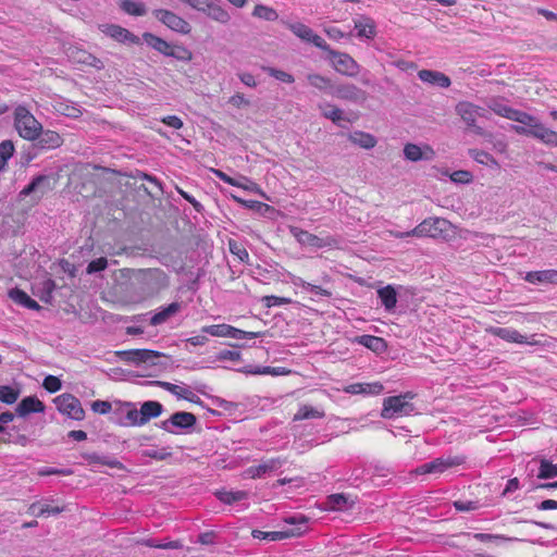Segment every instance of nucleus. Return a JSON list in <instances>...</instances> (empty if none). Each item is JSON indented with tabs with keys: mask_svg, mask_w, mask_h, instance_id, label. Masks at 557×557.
<instances>
[{
	"mask_svg": "<svg viewBox=\"0 0 557 557\" xmlns=\"http://www.w3.org/2000/svg\"><path fill=\"white\" fill-rule=\"evenodd\" d=\"M116 356L126 363L154 368L158 371L172 366L171 356L151 349L120 350L116 351Z\"/></svg>",
	"mask_w": 557,
	"mask_h": 557,
	"instance_id": "nucleus-1",
	"label": "nucleus"
},
{
	"mask_svg": "<svg viewBox=\"0 0 557 557\" xmlns=\"http://www.w3.org/2000/svg\"><path fill=\"white\" fill-rule=\"evenodd\" d=\"M14 127L22 138L32 141L39 137L42 125L27 108L18 106L14 110Z\"/></svg>",
	"mask_w": 557,
	"mask_h": 557,
	"instance_id": "nucleus-2",
	"label": "nucleus"
},
{
	"mask_svg": "<svg viewBox=\"0 0 557 557\" xmlns=\"http://www.w3.org/2000/svg\"><path fill=\"white\" fill-rule=\"evenodd\" d=\"M413 397L414 395L408 392L385 398L383 401L381 417L384 419H395L410 416L414 411V406L410 401Z\"/></svg>",
	"mask_w": 557,
	"mask_h": 557,
	"instance_id": "nucleus-3",
	"label": "nucleus"
},
{
	"mask_svg": "<svg viewBox=\"0 0 557 557\" xmlns=\"http://www.w3.org/2000/svg\"><path fill=\"white\" fill-rule=\"evenodd\" d=\"M449 227V222L441 218H429L417 225L411 232L400 235V237L417 236V237H445Z\"/></svg>",
	"mask_w": 557,
	"mask_h": 557,
	"instance_id": "nucleus-4",
	"label": "nucleus"
},
{
	"mask_svg": "<svg viewBox=\"0 0 557 557\" xmlns=\"http://www.w3.org/2000/svg\"><path fill=\"white\" fill-rule=\"evenodd\" d=\"M463 456L438 457L429 462H424L413 470L414 474H441L453 467L460 466L465 462Z\"/></svg>",
	"mask_w": 557,
	"mask_h": 557,
	"instance_id": "nucleus-5",
	"label": "nucleus"
},
{
	"mask_svg": "<svg viewBox=\"0 0 557 557\" xmlns=\"http://www.w3.org/2000/svg\"><path fill=\"white\" fill-rule=\"evenodd\" d=\"M455 110L469 129L476 135L483 134V128L476 125V119L484 116L483 108L469 101H460L456 104Z\"/></svg>",
	"mask_w": 557,
	"mask_h": 557,
	"instance_id": "nucleus-6",
	"label": "nucleus"
},
{
	"mask_svg": "<svg viewBox=\"0 0 557 557\" xmlns=\"http://www.w3.org/2000/svg\"><path fill=\"white\" fill-rule=\"evenodd\" d=\"M324 51L327 52V57L336 72L349 77L357 76L360 65L348 53L335 51L331 48Z\"/></svg>",
	"mask_w": 557,
	"mask_h": 557,
	"instance_id": "nucleus-7",
	"label": "nucleus"
},
{
	"mask_svg": "<svg viewBox=\"0 0 557 557\" xmlns=\"http://www.w3.org/2000/svg\"><path fill=\"white\" fill-rule=\"evenodd\" d=\"M112 420L123 426H140L138 409L129 401H114Z\"/></svg>",
	"mask_w": 557,
	"mask_h": 557,
	"instance_id": "nucleus-8",
	"label": "nucleus"
},
{
	"mask_svg": "<svg viewBox=\"0 0 557 557\" xmlns=\"http://www.w3.org/2000/svg\"><path fill=\"white\" fill-rule=\"evenodd\" d=\"M54 404L62 414L73 420L79 421L83 420L85 417V411L82 407L79 399L72 394L64 393L62 395L57 396L54 398Z\"/></svg>",
	"mask_w": 557,
	"mask_h": 557,
	"instance_id": "nucleus-9",
	"label": "nucleus"
},
{
	"mask_svg": "<svg viewBox=\"0 0 557 557\" xmlns=\"http://www.w3.org/2000/svg\"><path fill=\"white\" fill-rule=\"evenodd\" d=\"M197 422L196 416L191 412L177 411L168 420L160 423V428L169 433L177 434L184 430L191 429Z\"/></svg>",
	"mask_w": 557,
	"mask_h": 557,
	"instance_id": "nucleus-10",
	"label": "nucleus"
},
{
	"mask_svg": "<svg viewBox=\"0 0 557 557\" xmlns=\"http://www.w3.org/2000/svg\"><path fill=\"white\" fill-rule=\"evenodd\" d=\"M152 14L159 22L164 24L166 27H169L173 32H176V33H180L183 35H187L191 30L190 24L172 11L164 10V9H157L152 12Z\"/></svg>",
	"mask_w": 557,
	"mask_h": 557,
	"instance_id": "nucleus-11",
	"label": "nucleus"
},
{
	"mask_svg": "<svg viewBox=\"0 0 557 557\" xmlns=\"http://www.w3.org/2000/svg\"><path fill=\"white\" fill-rule=\"evenodd\" d=\"M52 189L51 178L48 175L35 176L20 193L21 197L30 196L35 202L40 201Z\"/></svg>",
	"mask_w": 557,
	"mask_h": 557,
	"instance_id": "nucleus-12",
	"label": "nucleus"
},
{
	"mask_svg": "<svg viewBox=\"0 0 557 557\" xmlns=\"http://www.w3.org/2000/svg\"><path fill=\"white\" fill-rule=\"evenodd\" d=\"M139 278L152 293L160 292L169 286V276L161 269H143L139 271Z\"/></svg>",
	"mask_w": 557,
	"mask_h": 557,
	"instance_id": "nucleus-13",
	"label": "nucleus"
},
{
	"mask_svg": "<svg viewBox=\"0 0 557 557\" xmlns=\"http://www.w3.org/2000/svg\"><path fill=\"white\" fill-rule=\"evenodd\" d=\"M511 121L518 122V125H511V129L523 136L532 137L535 133V129L541 124V121L524 111L517 110L515 115L511 116Z\"/></svg>",
	"mask_w": 557,
	"mask_h": 557,
	"instance_id": "nucleus-14",
	"label": "nucleus"
},
{
	"mask_svg": "<svg viewBox=\"0 0 557 557\" xmlns=\"http://www.w3.org/2000/svg\"><path fill=\"white\" fill-rule=\"evenodd\" d=\"M290 32L298 38L304 41L310 42L317 48L324 50H330V45L319 35L314 34V32L307 25L302 23H292L288 25Z\"/></svg>",
	"mask_w": 557,
	"mask_h": 557,
	"instance_id": "nucleus-15",
	"label": "nucleus"
},
{
	"mask_svg": "<svg viewBox=\"0 0 557 557\" xmlns=\"http://www.w3.org/2000/svg\"><path fill=\"white\" fill-rule=\"evenodd\" d=\"M488 333L508 343L522 345H534L536 343L533 338L530 341L525 335L511 327L494 326L488 330Z\"/></svg>",
	"mask_w": 557,
	"mask_h": 557,
	"instance_id": "nucleus-16",
	"label": "nucleus"
},
{
	"mask_svg": "<svg viewBox=\"0 0 557 557\" xmlns=\"http://www.w3.org/2000/svg\"><path fill=\"white\" fill-rule=\"evenodd\" d=\"M107 36L123 44H139V38L128 29L115 24H102L99 26Z\"/></svg>",
	"mask_w": 557,
	"mask_h": 557,
	"instance_id": "nucleus-17",
	"label": "nucleus"
},
{
	"mask_svg": "<svg viewBox=\"0 0 557 557\" xmlns=\"http://www.w3.org/2000/svg\"><path fill=\"white\" fill-rule=\"evenodd\" d=\"M331 94L338 99L348 100L351 102H360L366 99V91L354 84L338 85L333 88Z\"/></svg>",
	"mask_w": 557,
	"mask_h": 557,
	"instance_id": "nucleus-18",
	"label": "nucleus"
},
{
	"mask_svg": "<svg viewBox=\"0 0 557 557\" xmlns=\"http://www.w3.org/2000/svg\"><path fill=\"white\" fill-rule=\"evenodd\" d=\"M523 280L533 285H557V270L530 271L525 273Z\"/></svg>",
	"mask_w": 557,
	"mask_h": 557,
	"instance_id": "nucleus-19",
	"label": "nucleus"
},
{
	"mask_svg": "<svg viewBox=\"0 0 557 557\" xmlns=\"http://www.w3.org/2000/svg\"><path fill=\"white\" fill-rule=\"evenodd\" d=\"M384 389L383 384L380 382L371 383H352L343 388V391L350 395H380Z\"/></svg>",
	"mask_w": 557,
	"mask_h": 557,
	"instance_id": "nucleus-20",
	"label": "nucleus"
},
{
	"mask_svg": "<svg viewBox=\"0 0 557 557\" xmlns=\"http://www.w3.org/2000/svg\"><path fill=\"white\" fill-rule=\"evenodd\" d=\"M153 384L162 387L163 389L176 396L177 398H182L191 403L200 401V398L197 395H195L189 387L185 385H176L163 381H156L153 382Z\"/></svg>",
	"mask_w": 557,
	"mask_h": 557,
	"instance_id": "nucleus-21",
	"label": "nucleus"
},
{
	"mask_svg": "<svg viewBox=\"0 0 557 557\" xmlns=\"http://www.w3.org/2000/svg\"><path fill=\"white\" fill-rule=\"evenodd\" d=\"M302 533L301 528H297L296 530H285V531H261L253 530L252 537L257 540H265L271 542L282 541L286 539H290L294 536H298Z\"/></svg>",
	"mask_w": 557,
	"mask_h": 557,
	"instance_id": "nucleus-22",
	"label": "nucleus"
},
{
	"mask_svg": "<svg viewBox=\"0 0 557 557\" xmlns=\"http://www.w3.org/2000/svg\"><path fill=\"white\" fill-rule=\"evenodd\" d=\"M418 77L425 84L438 86L441 88H448L451 84V81L447 75L433 70H421L418 72Z\"/></svg>",
	"mask_w": 557,
	"mask_h": 557,
	"instance_id": "nucleus-23",
	"label": "nucleus"
},
{
	"mask_svg": "<svg viewBox=\"0 0 557 557\" xmlns=\"http://www.w3.org/2000/svg\"><path fill=\"white\" fill-rule=\"evenodd\" d=\"M357 497L349 494L338 493L331 494L326 497V506L331 510H349L356 504Z\"/></svg>",
	"mask_w": 557,
	"mask_h": 557,
	"instance_id": "nucleus-24",
	"label": "nucleus"
},
{
	"mask_svg": "<svg viewBox=\"0 0 557 557\" xmlns=\"http://www.w3.org/2000/svg\"><path fill=\"white\" fill-rule=\"evenodd\" d=\"M45 411V405L36 396H27L23 398L16 407L18 417H26L29 413H40Z\"/></svg>",
	"mask_w": 557,
	"mask_h": 557,
	"instance_id": "nucleus-25",
	"label": "nucleus"
},
{
	"mask_svg": "<svg viewBox=\"0 0 557 557\" xmlns=\"http://www.w3.org/2000/svg\"><path fill=\"white\" fill-rule=\"evenodd\" d=\"M163 411V406L159 401L148 400L141 404L138 410L140 426L146 424L150 419L159 417Z\"/></svg>",
	"mask_w": 557,
	"mask_h": 557,
	"instance_id": "nucleus-26",
	"label": "nucleus"
},
{
	"mask_svg": "<svg viewBox=\"0 0 557 557\" xmlns=\"http://www.w3.org/2000/svg\"><path fill=\"white\" fill-rule=\"evenodd\" d=\"M288 280L290 284H293L296 287H301L308 293L319 296V297H331L332 293L319 285L311 284L309 282H306L302 277L297 276L295 274L288 273Z\"/></svg>",
	"mask_w": 557,
	"mask_h": 557,
	"instance_id": "nucleus-27",
	"label": "nucleus"
},
{
	"mask_svg": "<svg viewBox=\"0 0 557 557\" xmlns=\"http://www.w3.org/2000/svg\"><path fill=\"white\" fill-rule=\"evenodd\" d=\"M182 309V306L180 302H172L165 307H161L159 311H157L150 319V324L152 326L160 325L164 322H166L171 317L175 315L180 310Z\"/></svg>",
	"mask_w": 557,
	"mask_h": 557,
	"instance_id": "nucleus-28",
	"label": "nucleus"
},
{
	"mask_svg": "<svg viewBox=\"0 0 557 557\" xmlns=\"http://www.w3.org/2000/svg\"><path fill=\"white\" fill-rule=\"evenodd\" d=\"M356 343L364 346L373 352L381 354L386 350L387 344L384 338L374 335H360L356 337Z\"/></svg>",
	"mask_w": 557,
	"mask_h": 557,
	"instance_id": "nucleus-29",
	"label": "nucleus"
},
{
	"mask_svg": "<svg viewBox=\"0 0 557 557\" xmlns=\"http://www.w3.org/2000/svg\"><path fill=\"white\" fill-rule=\"evenodd\" d=\"M215 497L223 504L234 505L248 499L249 493L246 491L220 490L214 493Z\"/></svg>",
	"mask_w": 557,
	"mask_h": 557,
	"instance_id": "nucleus-30",
	"label": "nucleus"
},
{
	"mask_svg": "<svg viewBox=\"0 0 557 557\" xmlns=\"http://www.w3.org/2000/svg\"><path fill=\"white\" fill-rule=\"evenodd\" d=\"M298 243L304 246H309L313 248H323L325 246H329L331 243L329 239L321 238L314 234H311L307 231H298L297 233H294Z\"/></svg>",
	"mask_w": 557,
	"mask_h": 557,
	"instance_id": "nucleus-31",
	"label": "nucleus"
},
{
	"mask_svg": "<svg viewBox=\"0 0 557 557\" xmlns=\"http://www.w3.org/2000/svg\"><path fill=\"white\" fill-rule=\"evenodd\" d=\"M37 139L39 147L42 149H55L60 147L63 143V139L60 136V134L50 129H41V133Z\"/></svg>",
	"mask_w": 557,
	"mask_h": 557,
	"instance_id": "nucleus-32",
	"label": "nucleus"
},
{
	"mask_svg": "<svg viewBox=\"0 0 557 557\" xmlns=\"http://www.w3.org/2000/svg\"><path fill=\"white\" fill-rule=\"evenodd\" d=\"M9 297L16 302L17 305H21L24 308L30 309V310H40L41 307L38 305L37 301H35L33 298H30L24 290L20 288H12L9 292Z\"/></svg>",
	"mask_w": 557,
	"mask_h": 557,
	"instance_id": "nucleus-33",
	"label": "nucleus"
},
{
	"mask_svg": "<svg viewBox=\"0 0 557 557\" xmlns=\"http://www.w3.org/2000/svg\"><path fill=\"white\" fill-rule=\"evenodd\" d=\"M377 297L386 311H393L397 304V293L392 285L377 289Z\"/></svg>",
	"mask_w": 557,
	"mask_h": 557,
	"instance_id": "nucleus-34",
	"label": "nucleus"
},
{
	"mask_svg": "<svg viewBox=\"0 0 557 557\" xmlns=\"http://www.w3.org/2000/svg\"><path fill=\"white\" fill-rule=\"evenodd\" d=\"M355 28L357 29L358 37L372 39L375 35V24L373 20L367 16H362L355 22Z\"/></svg>",
	"mask_w": 557,
	"mask_h": 557,
	"instance_id": "nucleus-35",
	"label": "nucleus"
},
{
	"mask_svg": "<svg viewBox=\"0 0 557 557\" xmlns=\"http://www.w3.org/2000/svg\"><path fill=\"white\" fill-rule=\"evenodd\" d=\"M467 543H471L472 541H478L481 543L490 544V543H500L506 541L507 539L504 535L499 534H491V533H462L460 535Z\"/></svg>",
	"mask_w": 557,
	"mask_h": 557,
	"instance_id": "nucleus-36",
	"label": "nucleus"
},
{
	"mask_svg": "<svg viewBox=\"0 0 557 557\" xmlns=\"http://www.w3.org/2000/svg\"><path fill=\"white\" fill-rule=\"evenodd\" d=\"M532 137L547 146L557 147V132L546 127L542 122Z\"/></svg>",
	"mask_w": 557,
	"mask_h": 557,
	"instance_id": "nucleus-37",
	"label": "nucleus"
},
{
	"mask_svg": "<svg viewBox=\"0 0 557 557\" xmlns=\"http://www.w3.org/2000/svg\"><path fill=\"white\" fill-rule=\"evenodd\" d=\"M55 283L51 278L44 280L39 285H37L35 288L37 292H34V294L39 297V299L46 304H51L53 299V292L55 289Z\"/></svg>",
	"mask_w": 557,
	"mask_h": 557,
	"instance_id": "nucleus-38",
	"label": "nucleus"
},
{
	"mask_svg": "<svg viewBox=\"0 0 557 557\" xmlns=\"http://www.w3.org/2000/svg\"><path fill=\"white\" fill-rule=\"evenodd\" d=\"M144 39H145L146 44L149 47H151L152 49H154L156 51H158L166 57L170 55L171 47H172V45L170 42H168L164 39L153 35V34H150V33H145Z\"/></svg>",
	"mask_w": 557,
	"mask_h": 557,
	"instance_id": "nucleus-39",
	"label": "nucleus"
},
{
	"mask_svg": "<svg viewBox=\"0 0 557 557\" xmlns=\"http://www.w3.org/2000/svg\"><path fill=\"white\" fill-rule=\"evenodd\" d=\"M205 14L221 24H227L231 21L230 13L218 2H210Z\"/></svg>",
	"mask_w": 557,
	"mask_h": 557,
	"instance_id": "nucleus-40",
	"label": "nucleus"
},
{
	"mask_svg": "<svg viewBox=\"0 0 557 557\" xmlns=\"http://www.w3.org/2000/svg\"><path fill=\"white\" fill-rule=\"evenodd\" d=\"M487 107L495 114L511 120V116L515 115L517 109H513L506 103H504L500 99L492 98L490 99Z\"/></svg>",
	"mask_w": 557,
	"mask_h": 557,
	"instance_id": "nucleus-41",
	"label": "nucleus"
},
{
	"mask_svg": "<svg viewBox=\"0 0 557 557\" xmlns=\"http://www.w3.org/2000/svg\"><path fill=\"white\" fill-rule=\"evenodd\" d=\"M32 512L37 517L57 516L64 510V507L52 506L49 504L34 503L30 506Z\"/></svg>",
	"mask_w": 557,
	"mask_h": 557,
	"instance_id": "nucleus-42",
	"label": "nucleus"
},
{
	"mask_svg": "<svg viewBox=\"0 0 557 557\" xmlns=\"http://www.w3.org/2000/svg\"><path fill=\"white\" fill-rule=\"evenodd\" d=\"M349 138L355 145L364 149H371L376 145V139L373 135L360 131L354 132Z\"/></svg>",
	"mask_w": 557,
	"mask_h": 557,
	"instance_id": "nucleus-43",
	"label": "nucleus"
},
{
	"mask_svg": "<svg viewBox=\"0 0 557 557\" xmlns=\"http://www.w3.org/2000/svg\"><path fill=\"white\" fill-rule=\"evenodd\" d=\"M120 8L128 15L143 16L147 13L146 5L140 1L122 0Z\"/></svg>",
	"mask_w": 557,
	"mask_h": 557,
	"instance_id": "nucleus-44",
	"label": "nucleus"
},
{
	"mask_svg": "<svg viewBox=\"0 0 557 557\" xmlns=\"http://www.w3.org/2000/svg\"><path fill=\"white\" fill-rule=\"evenodd\" d=\"M284 463H285V459H283L281 457H275V458L262 460L259 463V467H260L261 473L263 474V476H265L268 474L275 473L277 470H280L283 467Z\"/></svg>",
	"mask_w": 557,
	"mask_h": 557,
	"instance_id": "nucleus-45",
	"label": "nucleus"
},
{
	"mask_svg": "<svg viewBox=\"0 0 557 557\" xmlns=\"http://www.w3.org/2000/svg\"><path fill=\"white\" fill-rule=\"evenodd\" d=\"M252 16L269 22H273L278 18L277 12L273 8L264 4H257L252 11Z\"/></svg>",
	"mask_w": 557,
	"mask_h": 557,
	"instance_id": "nucleus-46",
	"label": "nucleus"
},
{
	"mask_svg": "<svg viewBox=\"0 0 557 557\" xmlns=\"http://www.w3.org/2000/svg\"><path fill=\"white\" fill-rule=\"evenodd\" d=\"M537 478L541 480L557 478V465L547 459H542L540 461Z\"/></svg>",
	"mask_w": 557,
	"mask_h": 557,
	"instance_id": "nucleus-47",
	"label": "nucleus"
},
{
	"mask_svg": "<svg viewBox=\"0 0 557 557\" xmlns=\"http://www.w3.org/2000/svg\"><path fill=\"white\" fill-rule=\"evenodd\" d=\"M324 417V412L308 405L301 406L294 417V420L320 419Z\"/></svg>",
	"mask_w": 557,
	"mask_h": 557,
	"instance_id": "nucleus-48",
	"label": "nucleus"
},
{
	"mask_svg": "<svg viewBox=\"0 0 557 557\" xmlns=\"http://www.w3.org/2000/svg\"><path fill=\"white\" fill-rule=\"evenodd\" d=\"M307 79L312 87H314L321 91H326L330 88H332L331 79L323 75L308 74Z\"/></svg>",
	"mask_w": 557,
	"mask_h": 557,
	"instance_id": "nucleus-49",
	"label": "nucleus"
},
{
	"mask_svg": "<svg viewBox=\"0 0 557 557\" xmlns=\"http://www.w3.org/2000/svg\"><path fill=\"white\" fill-rule=\"evenodd\" d=\"M20 396V391L9 385L0 386V401L7 405L14 404Z\"/></svg>",
	"mask_w": 557,
	"mask_h": 557,
	"instance_id": "nucleus-50",
	"label": "nucleus"
},
{
	"mask_svg": "<svg viewBox=\"0 0 557 557\" xmlns=\"http://www.w3.org/2000/svg\"><path fill=\"white\" fill-rule=\"evenodd\" d=\"M230 331V324H212L201 327V332L216 337H227Z\"/></svg>",
	"mask_w": 557,
	"mask_h": 557,
	"instance_id": "nucleus-51",
	"label": "nucleus"
},
{
	"mask_svg": "<svg viewBox=\"0 0 557 557\" xmlns=\"http://www.w3.org/2000/svg\"><path fill=\"white\" fill-rule=\"evenodd\" d=\"M263 71L267 72L271 77L286 84H293L295 78L292 74L284 72L282 70H277L275 67L265 66Z\"/></svg>",
	"mask_w": 557,
	"mask_h": 557,
	"instance_id": "nucleus-52",
	"label": "nucleus"
},
{
	"mask_svg": "<svg viewBox=\"0 0 557 557\" xmlns=\"http://www.w3.org/2000/svg\"><path fill=\"white\" fill-rule=\"evenodd\" d=\"M230 251L236 256L242 262L249 261V253L246 248L235 240L228 242Z\"/></svg>",
	"mask_w": 557,
	"mask_h": 557,
	"instance_id": "nucleus-53",
	"label": "nucleus"
},
{
	"mask_svg": "<svg viewBox=\"0 0 557 557\" xmlns=\"http://www.w3.org/2000/svg\"><path fill=\"white\" fill-rule=\"evenodd\" d=\"M176 60L188 62L191 60L193 54L191 52L183 47V46H175L172 45L170 55Z\"/></svg>",
	"mask_w": 557,
	"mask_h": 557,
	"instance_id": "nucleus-54",
	"label": "nucleus"
},
{
	"mask_svg": "<svg viewBox=\"0 0 557 557\" xmlns=\"http://www.w3.org/2000/svg\"><path fill=\"white\" fill-rule=\"evenodd\" d=\"M260 336H261V333H259V332H247V331H243V330H239L237 327L230 325V331H228L227 337L235 338V339H244V338L252 339V338H258Z\"/></svg>",
	"mask_w": 557,
	"mask_h": 557,
	"instance_id": "nucleus-55",
	"label": "nucleus"
},
{
	"mask_svg": "<svg viewBox=\"0 0 557 557\" xmlns=\"http://www.w3.org/2000/svg\"><path fill=\"white\" fill-rule=\"evenodd\" d=\"M404 156L410 161H419L423 158L421 148L414 144H407L405 146Z\"/></svg>",
	"mask_w": 557,
	"mask_h": 557,
	"instance_id": "nucleus-56",
	"label": "nucleus"
},
{
	"mask_svg": "<svg viewBox=\"0 0 557 557\" xmlns=\"http://www.w3.org/2000/svg\"><path fill=\"white\" fill-rule=\"evenodd\" d=\"M14 152V146L11 140H3L0 143V162L7 165L8 160L12 157Z\"/></svg>",
	"mask_w": 557,
	"mask_h": 557,
	"instance_id": "nucleus-57",
	"label": "nucleus"
},
{
	"mask_svg": "<svg viewBox=\"0 0 557 557\" xmlns=\"http://www.w3.org/2000/svg\"><path fill=\"white\" fill-rule=\"evenodd\" d=\"M470 156L479 163L481 164H490V163H496L495 159L493 158L492 154H490L488 152H485L483 150H478V149H471L469 151Z\"/></svg>",
	"mask_w": 557,
	"mask_h": 557,
	"instance_id": "nucleus-58",
	"label": "nucleus"
},
{
	"mask_svg": "<svg viewBox=\"0 0 557 557\" xmlns=\"http://www.w3.org/2000/svg\"><path fill=\"white\" fill-rule=\"evenodd\" d=\"M240 372L253 375H272V367L268 366H247L239 369Z\"/></svg>",
	"mask_w": 557,
	"mask_h": 557,
	"instance_id": "nucleus-59",
	"label": "nucleus"
},
{
	"mask_svg": "<svg viewBox=\"0 0 557 557\" xmlns=\"http://www.w3.org/2000/svg\"><path fill=\"white\" fill-rule=\"evenodd\" d=\"M42 386L49 393H57L61 389L62 383L61 380L54 375H47L44 379Z\"/></svg>",
	"mask_w": 557,
	"mask_h": 557,
	"instance_id": "nucleus-60",
	"label": "nucleus"
},
{
	"mask_svg": "<svg viewBox=\"0 0 557 557\" xmlns=\"http://www.w3.org/2000/svg\"><path fill=\"white\" fill-rule=\"evenodd\" d=\"M114 403H110L108 400H95L91 404V409L94 412L100 413V414H107L109 412H113L114 410Z\"/></svg>",
	"mask_w": 557,
	"mask_h": 557,
	"instance_id": "nucleus-61",
	"label": "nucleus"
},
{
	"mask_svg": "<svg viewBox=\"0 0 557 557\" xmlns=\"http://www.w3.org/2000/svg\"><path fill=\"white\" fill-rule=\"evenodd\" d=\"M262 301H263L264 306L270 308V307H280V306H284V305H289L292 302V299L286 298V297H278V296L271 295V296H264L262 298Z\"/></svg>",
	"mask_w": 557,
	"mask_h": 557,
	"instance_id": "nucleus-62",
	"label": "nucleus"
},
{
	"mask_svg": "<svg viewBox=\"0 0 557 557\" xmlns=\"http://www.w3.org/2000/svg\"><path fill=\"white\" fill-rule=\"evenodd\" d=\"M240 352L237 350L223 349L216 354V360L219 361H232L237 362L240 360Z\"/></svg>",
	"mask_w": 557,
	"mask_h": 557,
	"instance_id": "nucleus-63",
	"label": "nucleus"
},
{
	"mask_svg": "<svg viewBox=\"0 0 557 557\" xmlns=\"http://www.w3.org/2000/svg\"><path fill=\"white\" fill-rule=\"evenodd\" d=\"M108 265V260L104 257L97 258L90 261L87 265V273L92 274L103 271Z\"/></svg>",
	"mask_w": 557,
	"mask_h": 557,
	"instance_id": "nucleus-64",
	"label": "nucleus"
}]
</instances>
